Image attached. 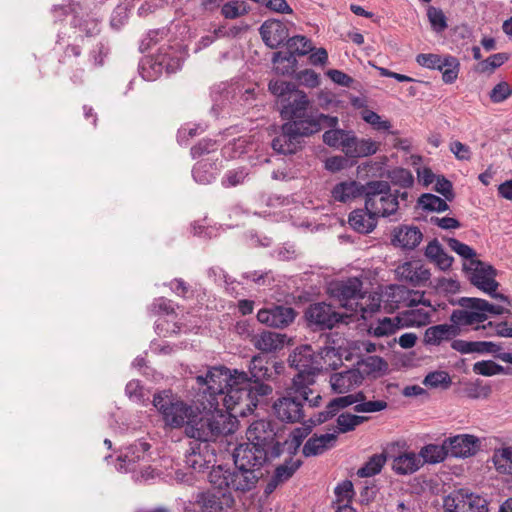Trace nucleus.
<instances>
[{
	"instance_id": "obj_58",
	"label": "nucleus",
	"mask_w": 512,
	"mask_h": 512,
	"mask_svg": "<svg viewBox=\"0 0 512 512\" xmlns=\"http://www.w3.org/2000/svg\"><path fill=\"white\" fill-rule=\"evenodd\" d=\"M443 57L444 56L432 53L419 54L416 57V61L422 67L439 70V67H441Z\"/></svg>"
},
{
	"instance_id": "obj_29",
	"label": "nucleus",
	"mask_w": 512,
	"mask_h": 512,
	"mask_svg": "<svg viewBox=\"0 0 512 512\" xmlns=\"http://www.w3.org/2000/svg\"><path fill=\"white\" fill-rule=\"evenodd\" d=\"M365 188L366 186L354 180L343 181L336 184L331 193L335 201L347 203L363 193L365 194Z\"/></svg>"
},
{
	"instance_id": "obj_9",
	"label": "nucleus",
	"mask_w": 512,
	"mask_h": 512,
	"mask_svg": "<svg viewBox=\"0 0 512 512\" xmlns=\"http://www.w3.org/2000/svg\"><path fill=\"white\" fill-rule=\"evenodd\" d=\"M314 127L313 125L304 127L299 123H284L280 135L272 141L273 150L285 155L295 153L300 148L304 137L315 134L312 130Z\"/></svg>"
},
{
	"instance_id": "obj_35",
	"label": "nucleus",
	"mask_w": 512,
	"mask_h": 512,
	"mask_svg": "<svg viewBox=\"0 0 512 512\" xmlns=\"http://www.w3.org/2000/svg\"><path fill=\"white\" fill-rule=\"evenodd\" d=\"M418 455L421 457L423 464H434L443 461L449 454L444 442L442 445L428 444L422 447Z\"/></svg>"
},
{
	"instance_id": "obj_7",
	"label": "nucleus",
	"mask_w": 512,
	"mask_h": 512,
	"mask_svg": "<svg viewBox=\"0 0 512 512\" xmlns=\"http://www.w3.org/2000/svg\"><path fill=\"white\" fill-rule=\"evenodd\" d=\"M365 204L367 211L377 218L393 215L399 209L398 195L393 194L389 182L383 180L366 184Z\"/></svg>"
},
{
	"instance_id": "obj_5",
	"label": "nucleus",
	"mask_w": 512,
	"mask_h": 512,
	"mask_svg": "<svg viewBox=\"0 0 512 512\" xmlns=\"http://www.w3.org/2000/svg\"><path fill=\"white\" fill-rule=\"evenodd\" d=\"M287 103L282 105L281 117L287 120L286 123H299L304 127H312L314 133L319 132L322 127H335L338 125L336 116L318 113L311 105L307 94L301 90H295L287 97Z\"/></svg>"
},
{
	"instance_id": "obj_57",
	"label": "nucleus",
	"mask_w": 512,
	"mask_h": 512,
	"mask_svg": "<svg viewBox=\"0 0 512 512\" xmlns=\"http://www.w3.org/2000/svg\"><path fill=\"white\" fill-rule=\"evenodd\" d=\"M445 61H446V66L452 67V69L445 70V72H442V79L445 83L451 84L458 77L460 63L456 57L451 56V55H446Z\"/></svg>"
},
{
	"instance_id": "obj_11",
	"label": "nucleus",
	"mask_w": 512,
	"mask_h": 512,
	"mask_svg": "<svg viewBox=\"0 0 512 512\" xmlns=\"http://www.w3.org/2000/svg\"><path fill=\"white\" fill-rule=\"evenodd\" d=\"M362 288V281L357 277H351L331 282L328 292L342 307L351 312L355 302H358L363 294Z\"/></svg>"
},
{
	"instance_id": "obj_13",
	"label": "nucleus",
	"mask_w": 512,
	"mask_h": 512,
	"mask_svg": "<svg viewBox=\"0 0 512 512\" xmlns=\"http://www.w3.org/2000/svg\"><path fill=\"white\" fill-rule=\"evenodd\" d=\"M292 385L287 390V396L279 398L273 405V410L277 418L283 422L295 423L302 420L303 401L309 402L298 393L291 391Z\"/></svg>"
},
{
	"instance_id": "obj_54",
	"label": "nucleus",
	"mask_w": 512,
	"mask_h": 512,
	"mask_svg": "<svg viewBox=\"0 0 512 512\" xmlns=\"http://www.w3.org/2000/svg\"><path fill=\"white\" fill-rule=\"evenodd\" d=\"M473 371L483 376H493L503 372V367L494 361H479L473 365Z\"/></svg>"
},
{
	"instance_id": "obj_34",
	"label": "nucleus",
	"mask_w": 512,
	"mask_h": 512,
	"mask_svg": "<svg viewBox=\"0 0 512 512\" xmlns=\"http://www.w3.org/2000/svg\"><path fill=\"white\" fill-rule=\"evenodd\" d=\"M458 334L454 324H441L429 327L425 331L424 339L427 344L438 345L442 341L450 340Z\"/></svg>"
},
{
	"instance_id": "obj_12",
	"label": "nucleus",
	"mask_w": 512,
	"mask_h": 512,
	"mask_svg": "<svg viewBox=\"0 0 512 512\" xmlns=\"http://www.w3.org/2000/svg\"><path fill=\"white\" fill-rule=\"evenodd\" d=\"M445 512H488L487 500L461 489L444 499Z\"/></svg>"
},
{
	"instance_id": "obj_21",
	"label": "nucleus",
	"mask_w": 512,
	"mask_h": 512,
	"mask_svg": "<svg viewBox=\"0 0 512 512\" xmlns=\"http://www.w3.org/2000/svg\"><path fill=\"white\" fill-rule=\"evenodd\" d=\"M363 380L364 375L360 370L353 368L332 374L329 382L335 393L345 394L360 386Z\"/></svg>"
},
{
	"instance_id": "obj_18",
	"label": "nucleus",
	"mask_w": 512,
	"mask_h": 512,
	"mask_svg": "<svg viewBox=\"0 0 512 512\" xmlns=\"http://www.w3.org/2000/svg\"><path fill=\"white\" fill-rule=\"evenodd\" d=\"M448 454L456 458H467L477 453L480 441L474 435L461 434L445 440Z\"/></svg>"
},
{
	"instance_id": "obj_36",
	"label": "nucleus",
	"mask_w": 512,
	"mask_h": 512,
	"mask_svg": "<svg viewBox=\"0 0 512 512\" xmlns=\"http://www.w3.org/2000/svg\"><path fill=\"white\" fill-rule=\"evenodd\" d=\"M492 459L499 473L512 475V447L495 450Z\"/></svg>"
},
{
	"instance_id": "obj_39",
	"label": "nucleus",
	"mask_w": 512,
	"mask_h": 512,
	"mask_svg": "<svg viewBox=\"0 0 512 512\" xmlns=\"http://www.w3.org/2000/svg\"><path fill=\"white\" fill-rule=\"evenodd\" d=\"M389 184L399 186L401 188H409L413 186L414 177L412 173L404 168H394L387 172Z\"/></svg>"
},
{
	"instance_id": "obj_50",
	"label": "nucleus",
	"mask_w": 512,
	"mask_h": 512,
	"mask_svg": "<svg viewBox=\"0 0 512 512\" xmlns=\"http://www.w3.org/2000/svg\"><path fill=\"white\" fill-rule=\"evenodd\" d=\"M362 118L365 122L370 124L374 129L378 131H389L391 128L390 121L382 119V117L374 111H363Z\"/></svg>"
},
{
	"instance_id": "obj_24",
	"label": "nucleus",
	"mask_w": 512,
	"mask_h": 512,
	"mask_svg": "<svg viewBox=\"0 0 512 512\" xmlns=\"http://www.w3.org/2000/svg\"><path fill=\"white\" fill-rule=\"evenodd\" d=\"M422 232L415 226L402 225L393 229L391 244L406 250L416 248L422 241Z\"/></svg>"
},
{
	"instance_id": "obj_52",
	"label": "nucleus",
	"mask_w": 512,
	"mask_h": 512,
	"mask_svg": "<svg viewBox=\"0 0 512 512\" xmlns=\"http://www.w3.org/2000/svg\"><path fill=\"white\" fill-rule=\"evenodd\" d=\"M427 16L434 31L442 32L447 28L446 17L442 10L431 6L427 10Z\"/></svg>"
},
{
	"instance_id": "obj_49",
	"label": "nucleus",
	"mask_w": 512,
	"mask_h": 512,
	"mask_svg": "<svg viewBox=\"0 0 512 512\" xmlns=\"http://www.w3.org/2000/svg\"><path fill=\"white\" fill-rule=\"evenodd\" d=\"M174 312L172 302L164 297L154 299L148 306V313L150 316H157L161 314L170 315Z\"/></svg>"
},
{
	"instance_id": "obj_6",
	"label": "nucleus",
	"mask_w": 512,
	"mask_h": 512,
	"mask_svg": "<svg viewBox=\"0 0 512 512\" xmlns=\"http://www.w3.org/2000/svg\"><path fill=\"white\" fill-rule=\"evenodd\" d=\"M153 405L160 413L165 426L175 429L186 425L185 434L192 437V426H190L192 408L171 390L156 393L153 397Z\"/></svg>"
},
{
	"instance_id": "obj_38",
	"label": "nucleus",
	"mask_w": 512,
	"mask_h": 512,
	"mask_svg": "<svg viewBox=\"0 0 512 512\" xmlns=\"http://www.w3.org/2000/svg\"><path fill=\"white\" fill-rule=\"evenodd\" d=\"M385 463L386 456L383 453L375 454L357 471V475L362 478L372 477L380 473Z\"/></svg>"
},
{
	"instance_id": "obj_56",
	"label": "nucleus",
	"mask_w": 512,
	"mask_h": 512,
	"mask_svg": "<svg viewBox=\"0 0 512 512\" xmlns=\"http://www.w3.org/2000/svg\"><path fill=\"white\" fill-rule=\"evenodd\" d=\"M387 405L384 400H366L355 405L353 409L357 413H374L386 409Z\"/></svg>"
},
{
	"instance_id": "obj_3",
	"label": "nucleus",
	"mask_w": 512,
	"mask_h": 512,
	"mask_svg": "<svg viewBox=\"0 0 512 512\" xmlns=\"http://www.w3.org/2000/svg\"><path fill=\"white\" fill-rule=\"evenodd\" d=\"M176 35L179 41L173 45L162 46L158 53L146 57L140 65L141 76L147 81H154L163 72L168 74L179 70L183 62L189 57V45L192 32L189 20L185 19L176 25Z\"/></svg>"
},
{
	"instance_id": "obj_46",
	"label": "nucleus",
	"mask_w": 512,
	"mask_h": 512,
	"mask_svg": "<svg viewBox=\"0 0 512 512\" xmlns=\"http://www.w3.org/2000/svg\"><path fill=\"white\" fill-rule=\"evenodd\" d=\"M300 460H292L286 461L284 464L278 466L275 470L274 477L280 482L283 483L287 481L292 475L296 472V470L300 467Z\"/></svg>"
},
{
	"instance_id": "obj_25",
	"label": "nucleus",
	"mask_w": 512,
	"mask_h": 512,
	"mask_svg": "<svg viewBox=\"0 0 512 512\" xmlns=\"http://www.w3.org/2000/svg\"><path fill=\"white\" fill-rule=\"evenodd\" d=\"M197 502L202 512H221L225 506L231 507L234 499L225 491H207L198 496Z\"/></svg>"
},
{
	"instance_id": "obj_55",
	"label": "nucleus",
	"mask_w": 512,
	"mask_h": 512,
	"mask_svg": "<svg viewBox=\"0 0 512 512\" xmlns=\"http://www.w3.org/2000/svg\"><path fill=\"white\" fill-rule=\"evenodd\" d=\"M512 95V88L505 82H499L490 92V99L493 103H501Z\"/></svg>"
},
{
	"instance_id": "obj_10",
	"label": "nucleus",
	"mask_w": 512,
	"mask_h": 512,
	"mask_svg": "<svg viewBox=\"0 0 512 512\" xmlns=\"http://www.w3.org/2000/svg\"><path fill=\"white\" fill-rule=\"evenodd\" d=\"M289 52H276L273 55V63L277 73L285 75L294 71L297 55H306L313 50L312 43L305 36L297 35L287 40Z\"/></svg>"
},
{
	"instance_id": "obj_61",
	"label": "nucleus",
	"mask_w": 512,
	"mask_h": 512,
	"mask_svg": "<svg viewBox=\"0 0 512 512\" xmlns=\"http://www.w3.org/2000/svg\"><path fill=\"white\" fill-rule=\"evenodd\" d=\"M335 494L338 502H348L354 494L352 482L345 480L339 483L335 488Z\"/></svg>"
},
{
	"instance_id": "obj_22",
	"label": "nucleus",
	"mask_w": 512,
	"mask_h": 512,
	"mask_svg": "<svg viewBox=\"0 0 512 512\" xmlns=\"http://www.w3.org/2000/svg\"><path fill=\"white\" fill-rule=\"evenodd\" d=\"M248 441L266 448L272 444L276 436L275 428L270 420L260 419L252 422L247 429Z\"/></svg>"
},
{
	"instance_id": "obj_63",
	"label": "nucleus",
	"mask_w": 512,
	"mask_h": 512,
	"mask_svg": "<svg viewBox=\"0 0 512 512\" xmlns=\"http://www.w3.org/2000/svg\"><path fill=\"white\" fill-rule=\"evenodd\" d=\"M299 80L301 84L310 88H314L320 83L319 75L310 69L300 72Z\"/></svg>"
},
{
	"instance_id": "obj_33",
	"label": "nucleus",
	"mask_w": 512,
	"mask_h": 512,
	"mask_svg": "<svg viewBox=\"0 0 512 512\" xmlns=\"http://www.w3.org/2000/svg\"><path fill=\"white\" fill-rule=\"evenodd\" d=\"M150 449V444L143 441H137L127 448L126 452L119 456L121 462L119 469L127 471L134 470V464L137 460L144 457L145 453Z\"/></svg>"
},
{
	"instance_id": "obj_53",
	"label": "nucleus",
	"mask_w": 512,
	"mask_h": 512,
	"mask_svg": "<svg viewBox=\"0 0 512 512\" xmlns=\"http://www.w3.org/2000/svg\"><path fill=\"white\" fill-rule=\"evenodd\" d=\"M229 470H223L220 466L213 468L209 473V482L218 490L223 491V488H229L228 481Z\"/></svg>"
},
{
	"instance_id": "obj_37",
	"label": "nucleus",
	"mask_w": 512,
	"mask_h": 512,
	"mask_svg": "<svg viewBox=\"0 0 512 512\" xmlns=\"http://www.w3.org/2000/svg\"><path fill=\"white\" fill-rule=\"evenodd\" d=\"M404 325L403 320L399 316H395L393 318L384 317L378 321L375 327H371L370 329L373 331L375 336L381 337L393 334Z\"/></svg>"
},
{
	"instance_id": "obj_14",
	"label": "nucleus",
	"mask_w": 512,
	"mask_h": 512,
	"mask_svg": "<svg viewBox=\"0 0 512 512\" xmlns=\"http://www.w3.org/2000/svg\"><path fill=\"white\" fill-rule=\"evenodd\" d=\"M306 319L310 324L322 329H331L340 322L348 323V314L336 312L330 304L325 302L314 303L305 312Z\"/></svg>"
},
{
	"instance_id": "obj_62",
	"label": "nucleus",
	"mask_w": 512,
	"mask_h": 512,
	"mask_svg": "<svg viewBox=\"0 0 512 512\" xmlns=\"http://www.w3.org/2000/svg\"><path fill=\"white\" fill-rule=\"evenodd\" d=\"M450 151L455 155L458 160H470L471 150L466 144L460 141H453L450 143Z\"/></svg>"
},
{
	"instance_id": "obj_28",
	"label": "nucleus",
	"mask_w": 512,
	"mask_h": 512,
	"mask_svg": "<svg viewBox=\"0 0 512 512\" xmlns=\"http://www.w3.org/2000/svg\"><path fill=\"white\" fill-rule=\"evenodd\" d=\"M381 305V297L377 293L366 295L362 294L361 298L358 302H355V306L348 314L349 318L352 316H359L363 320H367L372 317V315L377 312Z\"/></svg>"
},
{
	"instance_id": "obj_15",
	"label": "nucleus",
	"mask_w": 512,
	"mask_h": 512,
	"mask_svg": "<svg viewBox=\"0 0 512 512\" xmlns=\"http://www.w3.org/2000/svg\"><path fill=\"white\" fill-rule=\"evenodd\" d=\"M266 448L248 441L238 445L233 452L235 467L255 469L266 460Z\"/></svg>"
},
{
	"instance_id": "obj_27",
	"label": "nucleus",
	"mask_w": 512,
	"mask_h": 512,
	"mask_svg": "<svg viewBox=\"0 0 512 512\" xmlns=\"http://www.w3.org/2000/svg\"><path fill=\"white\" fill-rule=\"evenodd\" d=\"M251 341L256 349L270 353L282 349L287 341V336L277 332L263 331L254 335Z\"/></svg>"
},
{
	"instance_id": "obj_20",
	"label": "nucleus",
	"mask_w": 512,
	"mask_h": 512,
	"mask_svg": "<svg viewBox=\"0 0 512 512\" xmlns=\"http://www.w3.org/2000/svg\"><path fill=\"white\" fill-rule=\"evenodd\" d=\"M468 300H477V298L463 297L459 303L463 309L453 311L451 321L458 328L459 326L478 325L486 320V315L482 311L472 307Z\"/></svg>"
},
{
	"instance_id": "obj_59",
	"label": "nucleus",
	"mask_w": 512,
	"mask_h": 512,
	"mask_svg": "<svg viewBox=\"0 0 512 512\" xmlns=\"http://www.w3.org/2000/svg\"><path fill=\"white\" fill-rule=\"evenodd\" d=\"M108 53L107 48L103 43H98L90 52L89 62L91 68L101 67L104 63V58Z\"/></svg>"
},
{
	"instance_id": "obj_43",
	"label": "nucleus",
	"mask_w": 512,
	"mask_h": 512,
	"mask_svg": "<svg viewBox=\"0 0 512 512\" xmlns=\"http://www.w3.org/2000/svg\"><path fill=\"white\" fill-rule=\"evenodd\" d=\"M249 7L244 1H231L225 3L221 8V14L226 19H236L248 13Z\"/></svg>"
},
{
	"instance_id": "obj_1",
	"label": "nucleus",
	"mask_w": 512,
	"mask_h": 512,
	"mask_svg": "<svg viewBox=\"0 0 512 512\" xmlns=\"http://www.w3.org/2000/svg\"><path fill=\"white\" fill-rule=\"evenodd\" d=\"M197 393L194 399L202 398L207 403L222 402L227 410L246 417L257 406L258 396L267 395L269 386L253 384L245 372L224 366L209 367L204 375L195 377Z\"/></svg>"
},
{
	"instance_id": "obj_26",
	"label": "nucleus",
	"mask_w": 512,
	"mask_h": 512,
	"mask_svg": "<svg viewBox=\"0 0 512 512\" xmlns=\"http://www.w3.org/2000/svg\"><path fill=\"white\" fill-rule=\"evenodd\" d=\"M227 476L229 488L239 492H247L253 489L259 478L255 469L237 467L233 471L229 470Z\"/></svg>"
},
{
	"instance_id": "obj_64",
	"label": "nucleus",
	"mask_w": 512,
	"mask_h": 512,
	"mask_svg": "<svg viewBox=\"0 0 512 512\" xmlns=\"http://www.w3.org/2000/svg\"><path fill=\"white\" fill-rule=\"evenodd\" d=\"M79 29L87 36L98 34L100 31L99 22L95 18L88 17L79 24Z\"/></svg>"
},
{
	"instance_id": "obj_8",
	"label": "nucleus",
	"mask_w": 512,
	"mask_h": 512,
	"mask_svg": "<svg viewBox=\"0 0 512 512\" xmlns=\"http://www.w3.org/2000/svg\"><path fill=\"white\" fill-rule=\"evenodd\" d=\"M464 269L470 274L471 283L485 293L502 302H507L505 295L496 293L499 286L495 280L496 270L480 260H472L464 263Z\"/></svg>"
},
{
	"instance_id": "obj_42",
	"label": "nucleus",
	"mask_w": 512,
	"mask_h": 512,
	"mask_svg": "<svg viewBox=\"0 0 512 512\" xmlns=\"http://www.w3.org/2000/svg\"><path fill=\"white\" fill-rule=\"evenodd\" d=\"M367 418L350 413H342L337 418V428L339 433H346L354 430L362 424Z\"/></svg>"
},
{
	"instance_id": "obj_41",
	"label": "nucleus",
	"mask_w": 512,
	"mask_h": 512,
	"mask_svg": "<svg viewBox=\"0 0 512 512\" xmlns=\"http://www.w3.org/2000/svg\"><path fill=\"white\" fill-rule=\"evenodd\" d=\"M509 59L506 53H496L485 60H481L476 67L480 73H493L495 69L502 66Z\"/></svg>"
},
{
	"instance_id": "obj_4",
	"label": "nucleus",
	"mask_w": 512,
	"mask_h": 512,
	"mask_svg": "<svg viewBox=\"0 0 512 512\" xmlns=\"http://www.w3.org/2000/svg\"><path fill=\"white\" fill-rule=\"evenodd\" d=\"M237 416L240 414L221 409L219 402L207 403L202 398L194 399V439L204 443V449L208 452V442L234 433Z\"/></svg>"
},
{
	"instance_id": "obj_48",
	"label": "nucleus",
	"mask_w": 512,
	"mask_h": 512,
	"mask_svg": "<svg viewBox=\"0 0 512 512\" xmlns=\"http://www.w3.org/2000/svg\"><path fill=\"white\" fill-rule=\"evenodd\" d=\"M447 244L451 250L464 258L466 262L477 260L475 258L476 252L470 246L460 242L459 240L455 238H449L447 239Z\"/></svg>"
},
{
	"instance_id": "obj_17",
	"label": "nucleus",
	"mask_w": 512,
	"mask_h": 512,
	"mask_svg": "<svg viewBox=\"0 0 512 512\" xmlns=\"http://www.w3.org/2000/svg\"><path fill=\"white\" fill-rule=\"evenodd\" d=\"M296 312L293 308L283 305H273L260 309L257 313V320L269 327L285 328L295 319Z\"/></svg>"
},
{
	"instance_id": "obj_19",
	"label": "nucleus",
	"mask_w": 512,
	"mask_h": 512,
	"mask_svg": "<svg viewBox=\"0 0 512 512\" xmlns=\"http://www.w3.org/2000/svg\"><path fill=\"white\" fill-rule=\"evenodd\" d=\"M347 135L342 152L349 158L367 157L375 154L379 149V143L371 139H360L353 131H348Z\"/></svg>"
},
{
	"instance_id": "obj_44",
	"label": "nucleus",
	"mask_w": 512,
	"mask_h": 512,
	"mask_svg": "<svg viewBox=\"0 0 512 512\" xmlns=\"http://www.w3.org/2000/svg\"><path fill=\"white\" fill-rule=\"evenodd\" d=\"M418 202L425 210L443 212L448 209L446 201L434 194H423Z\"/></svg>"
},
{
	"instance_id": "obj_40",
	"label": "nucleus",
	"mask_w": 512,
	"mask_h": 512,
	"mask_svg": "<svg viewBox=\"0 0 512 512\" xmlns=\"http://www.w3.org/2000/svg\"><path fill=\"white\" fill-rule=\"evenodd\" d=\"M330 128V130L324 132L322 136L323 142L329 147L340 149L342 151V147L348 137V131L337 129L336 126Z\"/></svg>"
},
{
	"instance_id": "obj_16",
	"label": "nucleus",
	"mask_w": 512,
	"mask_h": 512,
	"mask_svg": "<svg viewBox=\"0 0 512 512\" xmlns=\"http://www.w3.org/2000/svg\"><path fill=\"white\" fill-rule=\"evenodd\" d=\"M397 278L413 287L426 286L430 277V269L420 260L404 262L395 269Z\"/></svg>"
},
{
	"instance_id": "obj_45",
	"label": "nucleus",
	"mask_w": 512,
	"mask_h": 512,
	"mask_svg": "<svg viewBox=\"0 0 512 512\" xmlns=\"http://www.w3.org/2000/svg\"><path fill=\"white\" fill-rule=\"evenodd\" d=\"M425 386L432 388L444 387L447 388L451 384V378L445 371H434L426 375L423 380Z\"/></svg>"
},
{
	"instance_id": "obj_30",
	"label": "nucleus",
	"mask_w": 512,
	"mask_h": 512,
	"mask_svg": "<svg viewBox=\"0 0 512 512\" xmlns=\"http://www.w3.org/2000/svg\"><path fill=\"white\" fill-rule=\"evenodd\" d=\"M336 438L334 433L314 435L304 444L302 452L306 457L322 454L334 446Z\"/></svg>"
},
{
	"instance_id": "obj_31",
	"label": "nucleus",
	"mask_w": 512,
	"mask_h": 512,
	"mask_svg": "<svg viewBox=\"0 0 512 512\" xmlns=\"http://www.w3.org/2000/svg\"><path fill=\"white\" fill-rule=\"evenodd\" d=\"M423 465L421 457L414 452H404L394 457L392 469L399 475L412 474Z\"/></svg>"
},
{
	"instance_id": "obj_51",
	"label": "nucleus",
	"mask_w": 512,
	"mask_h": 512,
	"mask_svg": "<svg viewBox=\"0 0 512 512\" xmlns=\"http://www.w3.org/2000/svg\"><path fill=\"white\" fill-rule=\"evenodd\" d=\"M269 91L279 97L284 98L285 96H290V93L296 90L295 85L291 82H286L283 80H271L268 85Z\"/></svg>"
},
{
	"instance_id": "obj_23",
	"label": "nucleus",
	"mask_w": 512,
	"mask_h": 512,
	"mask_svg": "<svg viewBox=\"0 0 512 512\" xmlns=\"http://www.w3.org/2000/svg\"><path fill=\"white\" fill-rule=\"evenodd\" d=\"M260 35L264 43L270 48H277L288 40V29L279 20H267L260 27Z\"/></svg>"
},
{
	"instance_id": "obj_47",
	"label": "nucleus",
	"mask_w": 512,
	"mask_h": 512,
	"mask_svg": "<svg viewBox=\"0 0 512 512\" xmlns=\"http://www.w3.org/2000/svg\"><path fill=\"white\" fill-rule=\"evenodd\" d=\"M468 303H471L476 309L482 311L486 315V319L489 314L492 315H501L507 311L505 307L499 304H491L484 299L477 298V300H468Z\"/></svg>"
},
{
	"instance_id": "obj_2",
	"label": "nucleus",
	"mask_w": 512,
	"mask_h": 512,
	"mask_svg": "<svg viewBox=\"0 0 512 512\" xmlns=\"http://www.w3.org/2000/svg\"><path fill=\"white\" fill-rule=\"evenodd\" d=\"M335 356V349L325 347L320 353L315 354L308 345L301 346L289 356V363L298 374L293 378L292 389L295 394H300L309 402L310 407H318L322 400L321 395L314 391V375L320 372L326 364V358Z\"/></svg>"
},
{
	"instance_id": "obj_60",
	"label": "nucleus",
	"mask_w": 512,
	"mask_h": 512,
	"mask_svg": "<svg viewBox=\"0 0 512 512\" xmlns=\"http://www.w3.org/2000/svg\"><path fill=\"white\" fill-rule=\"evenodd\" d=\"M81 55V49L78 45H68L65 50L64 54L62 56V59L60 60L61 63L64 65H67L71 68L78 65L77 59Z\"/></svg>"
},
{
	"instance_id": "obj_32",
	"label": "nucleus",
	"mask_w": 512,
	"mask_h": 512,
	"mask_svg": "<svg viewBox=\"0 0 512 512\" xmlns=\"http://www.w3.org/2000/svg\"><path fill=\"white\" fill-rule=\"evenodd\" d=\"M377 217L364 209H356L349 215L350 226L359 233H369L377 225Z\"/></svg>"
}]
</instances>
